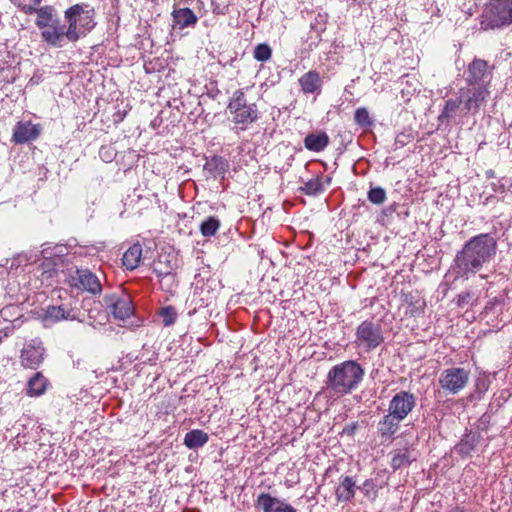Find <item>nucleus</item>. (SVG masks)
<instances>
[{"label": "nucleus", "instance_id": "17", "mask_svg": "<svg viewBox=\"0 0 512 512\" xmlns=\"http://www.w3.org/2000/svg\"><path fill=\"white\" fill-rule=\"evenodd\" d=\"M39 135V129L30 122L18 123L13 132V140L16 143H26L34 140Z\"/></svg>", "mask_w": 512, "mask_h": 512}, {"label": "nucleus", "instance_id": "15", "mask_svg": "<svg viewBox=\"0 0 512 512\" xmlns=\"http://www.w3.org/2000/svg\"><path fill=\"white\" fill-rule=\"evenodd\" d=\"M76 286H81L87 292L99 294L102 291L101 283L98 277L88 269H77L76 276L73 277Z\"/></svg>", "mask_w": 512, "mask_h": 512}, {"label": "nucleus", "instance_id": "25", "mask_svg": "<svg viewBox=\"0 0 512 512\" xmlns=\"http://www.w3.org/2000/svg\"><path fill=\"white\" fill-rule=\"evenodd\" d=\"M48 385V380L42 373L37 372L32 378L29 379L27 384V393L30 396L42 395Z\"/></svg>", "mask_w": 512, "mask_h": 512}, {"label": "nucleus", "instance_id": "16", "mask_svg": "<svg viewBox=\"0 0 512 512\" xmlns=\"http://www.w3.org/2000/svg\"><path fill=\"white\" fill-rule=\"evenodd\" d=\"M299 85L304 94H320L322 90V79L316 70H310L303 74L299 80Z\"/></svg>", "mask_w": 512, "mask_h": 512}, {"label": "nucleus", "instance_id": "6", "mask_svg": "<svg viewBox=\"0 0 512 512\" xmlns=\"http://www.w3.org/2000/svg\"><path fill=\"white\" fill-rule=\"evenodd\" d=\"M482 17L485 28L495 29L512 24V0H490Z\"/></svg>", "mask_w": 512, "mask_h": 512}, {"label": "nucleus", "instance_id": "40", "mask_svg": "<svg viewBox=\"0 0 512 512\" xmlns=\"http://www.w3.org/2000/svg\"><path fill=\"white\" fill-rule=\"evenodd\" d=\"M201 224H207V225H210V224H219V221L213 217H209L208 219L206 220H203L201 222Z\"/></svg>", "mask_w": 512, "mask_h": 512}, {"label": "nucleus", "instance_id": "32", "mask_svg": "<svg viewBox=\"0 0 512 512\" xmlns=\"http://www.w3.org/2000/svg\"><path fill=\"white\" fill-rule=\"evenodd\" d=\"M272 56V50L267 44H258L254 49V58L257 61L265 62Z\"/></svg>", "mask_w": 512, "mask_h": 512}, {"label": "nucleus", "instance_id": "28", "mask_svg": "<svg viewBox=\"0 0 512 512\" xmlns=\"http://www.w3.org/2000/svg\"><path fill=\"white\" fill-rule=\"evenodd\" d=\"M110 310L114 317L120 320H125L133 312L131 302L128 299H117L110 305Z\"/></svg>", "mask_w": 512, "mask_h": 512}, {"label": "nucleus", "instance_id": "4", "mask_svg": "<svg viewBox=\"0 0 512 512\" xmlns=\"http://www.w3.org/2000/svg\"><path fill=\"white\" fill-rule=\"evenodd\" d=\"M35 25L41 31L43 41L54 47H62L64 42V25L56 9L51 5L41 6L36 14Z\"/></svg>", "mask_w": 512, "mask_h": 512}, {"label": "nucleus", "instance_id": "2", "mask_svg": "<svg viewBox=\"0 0 512 512\" xmlns=\"http://www.w3.org/2000/svg\"><path fill=\"white\" fill-rule=\"evenodd\" d=\"M364 376V369L356 361H345L334 366L327 376V389L342 396L355 390Z\"/></svg>", "mask_w": 512, "mask_h": 512}, {"label": "nucleus", "instance_id": "45", "mask_svg": "<svg viewBox=\"0 0 512 512\" xmlns=\"http://www.w3.org/2000/svg\"><path fill=\"white\" fill-rule=\"evenodd\" d=\"M105 157H107V159H111V156H108V154H105Z\"/></svg>", "mask_w": 512, "mask_h": 512}, {"label": "nucleus", "instance_id": "5", "mask_svg": "<svg viewBox=\"0 0 512 512\" xmlns=\"http://www.w3.org/2000/svg\"><path fill=\"white\" fill-rule=\"evenodd\" d=\"M227 108L237 130L245 131L259 118L257 105L255 103L247 104L243 89H238L232 94Z\"/></svg>", "mask_w": 512, "mask_h": 512}, {"label": "nucleus", "instance_id": "36", "mask_svg": "<svg viewBox=\"0 0 512 512\" xmlns=\"http://www.w3.org/2000/svg\"><path fill=\"white\" fill-rule=\"evenodd\" d=\"M462 104L460 102V97L458 100H448L445 103L444 109L442 111L441 117L449 118L455 113V111L459 108V105Z\"/></svg>", "mask_w": 512, "mask_h": 512}, {"label": "nucleus", "instance_id": "23", "mask_svg": "<svg viewBox=\"0 0 512 512\" xmlns=\"http://www.w3.org/2000/svg\"><path fill=\"white\" fill-rule=\"evenodd\" d=\"M71 310L65 309L63 306H48L43 321L45 325H51L61 320L71 319Z\"/></svg>", "mask_w": 512, "mask_h": 512}, {"label": "nucleus", "instance_id": "19", "mask_svg": "<svg viewBox=\"0 0 512 512\" xmlns=\"http://www.w3.org/2000/svg\"><path fill=\"white\" fill-rule=\"evenodd\" d=\"M401 421L402 420L400 418L388 411V414L385 415L378 423V434L382 438L393 436L398 431Z\"/></svg>", "mask_w": 512, "mask_h": 512}, {"label": "nucleus", "instance_id": "37", "mask_svg": "<svg viewBox=\"0 0 512 512\" xmlns=\"http://www.w3.org/2000/svg\"><path fill=\"white\" fill-rule=\"evenodd\" d=\"M474 449V443L470 439L462 440L457 446L456 450L462 455H469Z\"/></svg>", "mask_w": 512, "mask_h": 512}, {"label": "nucleus", "instance_id": "9", "mask_svg": "<svg viewBox=\"0 0 512 512\" xmlns=\"http://www.w3.org/2000/svg\"><path fill=\"white\" fill-rule=\"evenodd\" d=\"M460 102L467 113L476 114L490 95L489 87L468 85L459 91Z\"/></svg>", "mask_w": 512, "mask_h": 512}, {"label": "nucleus", "instance_id": "35", "mask_svg": "<svg viewBox=\"0 0 512 512\" xmlns=\"http://www.w3.org/2000/svg\"><path fill=\"white\" fill-rule=\"evenodd\" d=\"M160 316L162 317L163 324L170 326L175 322L177 313L173 307L168 306L161 309Z\"/></svg>", "mask_w": 512, "mask_h": 512}, {"label": "nucleus", "instance_id": "22", "mask_svg": "<svg viewBox=\"0 0 512 512\" xmlns=\"http://www.w3.org/2000/svg\"><path fill=\"white\" fill-rule=\"evenodd\" d=\"M329 144V137L325 132L310 133L304 139L306 149L314 152L323 151Z\"/></svg>", "mask_w": 512, "mask_h": 512}, {"label": "nucleus", "instance_id": "13", "mask_svg": "<svg viewBox=\"0 0 512 512\" xmlns=\"http://www.w3.org/2000/svg\"><path fill=\"white\" fill-rule=\"evenodd\" d=\"M416 406V397L407 391L396 393L390 400L388 411L404 420Z\"/></svg>", "mask_w": 512, "mask_h": 512}, {"label": "nucleus", "instance_id": "29", "mask_svg": "<svg viewBox=\"0 0 512 512\" xmlns=\"http://www.w3.org/2000/svg\"><path fill=\"white\" fill-rule=\"evenodd\" d=\"M21 12L26 15L37 14L42 0H10Z\"/></svg>", "mask_w": 512, "mask_h": 512}, {"label": "nucleus", "instance_id": "42", "mask_svg": "<svg viewBox=\"0 0 512 512\" xmlns=\"http://www.w3.org/2000/svg\"><path fill=\"white\" fill-rule=\"evenodd\" d=\"M22 258L25 260V261H30L31 258L28 257L27 255H19L17 259H19L20 261L22 260Z\"/></svg>", "mask_w": 512, "mask_h": 512}, {"label": "nucleus", "instance_id": "12", "mask_svg": "<svg viewBox=\"0 0 512 512\" xmlns=\"http://www.w3.org/2000/svg\"><path fill=\"white\" fill-rule=\"evenodd\" d=\"M178 257L173 252H161L154 262L153 271L161 280L174 281L175 271L178 269Z\"/></svg>", "mask_w": 512, "mask_h": 512}, {"label": "nucleus", "instance_id": "8", "mask_svg": "<svg viewBox=\"0 0 512 512\" xmlns=\"http://www.w3.org/2000/svg\"><path fill=\"white\" fill-rule=\"evenodd\" d=\"M384 341L381 326L372 321H363L356 330L355 343L358 347L371 351Z\"/></svg>", "mask_w": 512, "mask_h": 512}, {"label": "nucleus", "instance_id": "38", "mask_svg": "<svg viewBox=\"0 0 512 512\" xmlns=\"http://www.w3.org/2000/svg\"><path fill=\"white\" fill-rule=\"evenodd\" d=\"M475 299L474 293L470 291L462 292L457 296V304L459 306H465L471 304Z\"/></svg>", "mask_w": 512, "mask_h": 512}, {"label": "nucleus", "instance_id": "43", "mask_svg": "<svg viewBox=\"0 0 512 512\" xmlns=\"http://www.w3.org/2000/svg\"><path fill=\"white\" fill-rule=\"evenodd\" d=\"M449 512H464V511L459 510V509H452V510H451V511H449Z\"/></svg>", "mask_w": 512, "mask_h": 512}, {"label": "nucleus", "instance_id": "1", "mask_svg": "<svg viewBox=\"0 0 512 512\" xmlns=\"http://www.w3.org/2000/svg\"><path fill=\"white\" fill-rule=\"evenodd\" d=\"M496 252V241L488 234H481L465 244L455 258L457 274L476 273L489 262Z\"/></svg>", "mask_w": 512, "mask_h": 512}, {"label": "nucleus", "instance_id": "41", "mask_svg": "<svg viewBox=\"0 0 512 512\" xmlns=\"http://www.w3.org/2000/svg\"><path fill=\"white\" fill-rule=\"evenodd\" d=\"M373 487V483L370 481V480H366L364 483H363V487L362 489L366 491V493H368V488H372Z\"/></svg>", "mask_w": 512, "mask_h": 512}, {"label": "nucleus", "instance_id": "39", "mask_svg": "<svg viewBox=\"0 0 512 512\" xmlns=\"http://www.w3.org/2000/svg\"><path fill=\"white\" fill-rule=\"evenodd\" d=\"M219 226H200V231L203 236L210 237L216 233Z\"/></svg>", "mask_w": 512, "mask_h": 512}, {"label": "nucleus", "instance_id": "26", "mask_svg": "<svg viewBox=\"0 0 512 512\" xmlns=\"http://www.w3.org/2000/svg\"><path fill=\"white\" fill-rule=\"evenodd\" d=\"M391 455V467L394 470H398L410 464L411 461L415 460L412 455V451H410L408 448L394 450Z\"/></svg>", "mask_w": 512, "mask_h": 512}, {"label": "nucleus", "instance_id": "14", "mask_svg": "<svg viewBox=\"0 0 512 512\" xmlns=\"http://www.w3.org/2000/svg\"><path fill=\"white\" fill-rule=\"evenodd\" d=\"M256 503L262 512H297L290 504L268 493L259 494Z\"/></svg>", "mask_w": 512, "mask_h": 512}, {"label": "nucleus", "instance_id": "21", "mask_svg": "<svg viewBox=\"0 0 512 512\" xmlns=\"http://www.w3.org/2000/svg\"><path fill=\"white\" fill-rule=\"evenodd\" d=\"M228 162L223 157L213 156L204 165V171L213 178L224 177L228 170Z\"/></svg>", "mask_w": 512, "mask_h": 512}, {"label": "nucleus", "instance_id": "30", "mask_svg": "<svg viewBox=\"0 0 512 512\" xmlns=\"http://www.w3.org/2000/svg\"><path fill=\"white\" fill-rule=\"evenodd\" d=\"M300 190L307 195L315 196L324 191V184L321 177L316 176L304 183Z\"/></svg>", "mask_w": 512, "mask_h": 512}, {"label": "nucleus", "instance_id": "11", "mask_svg": "<svg viewBox=\"0 0 512 512\" xmlns=\"http://www.w3.org/2000/svg\"><path fill=\"white\" fill-rule=\"evenodd\" d=\"M492 69L493 68L488 65L487 61L475 58L468 65L467 84L489 87L492 79Z\"/></svg>", "mask_w": 512, "mask_h": 512}, {"label": "nucleus", "instance_id": "24", "mask_svg": "<svg viewBox=\"0 0 512 512\" xmlns=\"http://www.w3.org/2000/svg\"><path fill=\"white\" fill-rule=\"evenodd\" d=\"M142 259V247L140 244H133L127 249L122 258V263L128 270L136 269Z\"/></svg>", "mask_w": 512, "mask_h": 512}, {"label": "nucleus", "instance_id": "3", "mask_svg": "<svg viewBox=\"0 0 512 512\" xmlns=\"http://www.w3.org/2000/svg\"><path fill=\"white\" fill-rule=\"evenodd\" d=\"M67 26L64 25V37L76 42L86 36L95 26L94 10L88 4H75L64 12Z\"/></svg>", "mask_w": 512, "mask_h": 512}, {"label": "nucleus", "instance_id": "33", "mask_svg": "<svg viewBox=\"0 0 512 512\" xmlns=\"http://www.w3.org/2000/svg\"><path fill=\"white\" fill-rule=\"evenodd\" d=\"M368 200L376 205L383 204L386 200V191L381 187L371 188L368 192Z\"/></svg>", "mask_w": 512, "mask_h": 512}, {"label": "nucleus", "instance_id": "18", "mask_svg": "<svg viewBox=\"0 0 512 512\" xmlns=\"http://www.w3.org/2000/svg\"><path fill=\"white\" fill-rule=\"evenodd\" d=\"M355 490L356 482L352 477H341L340 483L335 490L336 499L339 502H348L354 497Z\"/></svg>", "mask_w": 512, "mask_h": 512}, {"label": "nucleus", "instance_id": "27", "mask_svg": "<svg viewBox=\"0 0 512 512\" xmlns=\"http://www.w3.org/2000/svg\"><path fill=\"white\" fill-rule=\"evenodd\" d=\"M209 437L208 434L202 430L195 429L188 432L184 438V444L190 449H196L204 446Z\"/></svg>", "mask_w": 512, "mask_h": 512}, {"label": "nucleus", "instance_id": "20", "mask_svg": "<svg viewBox=\"0 0 512 512\" xmlns=\"http://www.w3.org/2000/svg\"><path fill=\"white\" fill-rule=\"evenodd\" d=\"M172 17L174 24L180 29L194 26L198 21V17L189 8L174 9Z\"/></svg>", "mask_w": 512, "mask_h": 512}, {"label": "nucleus", "instance_id": "44", "mask_svg": "<svg viewBox=\"0 0 512 512\" xmlns=\"http://www.w3.org/2000/svg\"><path fill=\"white\" fill-rule=\"evenodd\" d=\"M105 157H107V159H111V156H108V154H105Z\"/></svg>", "mask_w": 512, "mask_h": 512}, {"label": "nucleus", "instance_id": "10", "mask_svg": "<svg viewBox=\"0 0 512 512\" xmlns=\"http://www.w3.org/2000/svg\"><path fill=\"white\" fill-rule=\"evenodd\" d=\"M45 348L39 338L30 340L20 352V363L24 368L37 369L45 357Z\"/></svg>", "mask_w": 512, "mask_h": 512}, {"label": "nucleus", "instance_id": "7", "mask_svg": "<svg viewBox=\"0 0 512 512\" xmlns=\"http://www.w3.org/2000/svg\"><path fill=\"white\" fill-rule=\"evenodd\" d=\"M469 379V370L463 367H451L441 372L438 381L446 393L456 395L467 386Z\"/></svg>", "mask_w": 512, "mask_h": 512}, {"label": "nucleus", "instance_id": "34", "mask_svg": "<svg viewBox=\"0 0 512 512\" xmlns=\"http://www.w3.org/2000/svg\"><path fill=\"white\" fill-rule=\"evenodd\" d=\"M355 122L361 127H368L372 121L366 108H358L354 115Z\"/></svg>", "mask_w": 512, "mask_h": 512}, {"label": "nucleus", "instance_id": "31", "mask_svg": "<svg viewBox=\"0 0 512 512\" xmlns=\"http://www.w3.org/2000/svg\"><path fill=\"white\" fill-rule=\"evenodd\" d=\"M41 255L44 258V261L41 264V267L43 269L42 276L46 275V279H49L54 276L56 273V262L54 259L51 258V253L48 252L47 249H43L41 251Z\"/></svg>", "mask_w": 512, "mask_h": 512}]
</instances>
